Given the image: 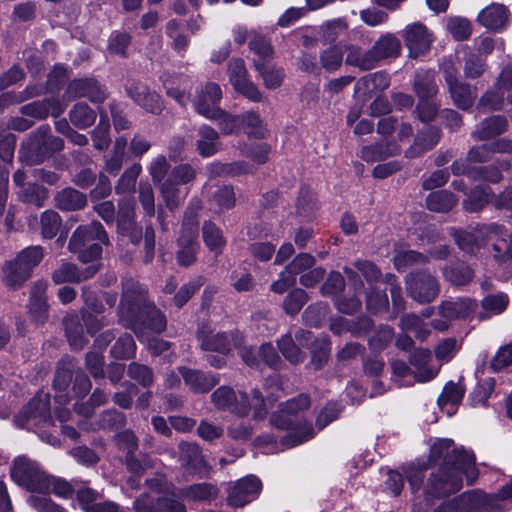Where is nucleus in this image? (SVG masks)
I'll return each mask as SVG.
<instances>
[{"label":"nucleus","instance_id":"53","mask_svg":"<svg viewBox=\"0 0 512 512\" xmlns=\"http://www.w3.org/2000/svg\"><path fill=\"white\" fill-rule=\"evenodd\" d=\"M343 62V51L341 47L332 45L320 53V67L327 72L337 71Z\"/></svg>","mask_w":512,"mask_h":512},{"label":"nucleus","instance_id":"55","mask_svg":"<svg viewBox=\"0 0 512 512\" xmlns=\"http://www.w3.org/2000/svg\"><path fill=\"white\" fill-rule=\"evenodd\" d=\"M64 324L70 346L73 349L83 348L87 340L83 334L82 326L77 322V318L69 316L65 319Z\"/></svg>","mask_w":512,"mask_h":512},{"label":"nucleus","instance_id":"8","mask_svg":"<svg viewBox=\"0 0 512 512\" xmlns=\"http://www.w3.org/2000/svg\"><path fill=\"white\" fill-rule=\"evenodd\" d=\"M11 478L31 492L48 493L49 483L46 475L34 461L25 456L16 458L10 471Z\"/></svg>","mask_w":512,"mask_h":512},{"label":"nucleus","instance_id":"62","mask_svg":"<svg viewBox=\"0 0 512 512\" xmlns=\"http://www.w3.org/2000/svg\"><path fill=\"white\" fill-rule=\"evenodd\" d=\"M117 226L121 233L128 234L134 226V207L131 201H121L117 215Z\"/></svg>","mask_w":512,"mask_h":512},{"label":"nucleus","instance_id":"60","mask_svg":"<svg viewBox=\"0 0 512 512\" xmlns=\"http://www.w3.org/2000/svg\"><path fill=\"white\" fill-rule=\"evenodd\" d=\"M278 348L289 362L298 364L304 361L305 355L294 343L290 335H284L278 340Z\"/></svg>","mask_w":512,"mask_h":512},{"label":"nucleus","instance_id":"4","mask_svg":"<svg viewBox=\"0 0 512 512\" xmlns=\"http://www.w3.org/2000/svg\"><path fill=\"white\" fill-rule=\"evenodd\" d=\"M17 427L38 433L48 445L58 444L57 438L51 434L53 428L50 416V397L46 393H38L15 416Z\"/></svg>","mask_w":512,"mask_h":512},{"label":"nucleus","instance_id":"43","mask_svg":"<svg viewBox=\"0 0 512 512\" xmlns=\"http://www.w3.org/2000/svg\"><path fill=\"white\" fill-rule=\"evenodd\" d=\"M499 228L501 233L492 234V239H488V242L493 241V256L501 263L512 260V234L500 224Z\"/></svg>","mask_w":512,"mask_h":512},{"label":"nucleus","instance_id":"42","mask_svg":"<svg viewBox=\"0 0 512 512\" xmlns=\"http://www.w3.org/2000/svg\"><path fill=\"white\" fill-rule=\"evenodd\" d=\"M463 73L467 79L480 78L487 69L486 59L468 46L463 49Z\"/></svg>","mask_w":512,"mask_h":512},{"label":"nucleus","instance_id":"21","mask_svg":"<svg viewBox=\"0 0 512 512\" xmlns=\"http://www.w3.org/2000/svg\"><path fill=\"white\" fill-rule=\"evenodd\" d=\"M126 91L129 97L147 112L158 114L163 109V103L160 96L151 92L148 87L141 83H130Z\"/></svg>","mask_w":512,"mask_h":512},{"label":"nucleus","instance_id":"61","mask_svg":"<svg viewBox=\"0 0 512 512\" xmlns=\"http://www.w3.org/2000/svg\"><path fill=\"white\" fill-rule=\"evenodd\" d=\"M481 304L485 312H488L492 315H499L507 309L509 304V297L504 292L491 294L484 297Z\"/></svg>","mask_w":512,"mask_h":512},{"label":"nucleus","instance_id":"57","mask_svg":"<svg viewBox=\"0 0 512 512\" xmlns=\"http://www.w3.org/2000/svg\"><path fill=\"white\" fill-rule=\"evenodd\" d=\"M142 171V166L138 163L129 167L120 177L116 186L118 194H131L135 190L136 180Z\"/></svg>","mask_w":512,"mask_h":512},{"label":"nucleus","instance_id":"3","mask_svg":"<svg viewBox=\"0 0 512 512\" xmlns=\"http://www.w3.org/2000/svg\"><path fill=\"white\" fill-rule=\"evenodd\" d=\"M310 404V397L307 394H299L287 400L279 411L271 415L270 422L273 426L288 430L285 436L287 444L298 446L314 437L312 424L298 417V413L307 409Z\"/></svg>","mask_w":512,"mask_h":512},{"label":"nucleus","instance_id":"54","mask_svg":"<svg viewBox=\"0 0 512 512\" xmlns=\"http://www.w3.org/2000/svg\"><path fill=\"white\" fill-rule=\"evenodd\" d=\"M411 240L416 245L434 244L442 240L441 233L432 225H425L409 230Z\"/></svg>","mask_w":512,"mask_h":512},{"label":"nucleus","instance_id":"24","mask_svg":"<svg viewBox=\"0 0 512 512\" xmlns=\"http://www.w3.org/2000/svg\"><path fill=\"white\" fill-rule=\"evenodd\" d=\"M478 307L477 302L469 297L458 298L454 301H443L439 307V314L448 320L467 319L473 315Z\"/></svg>","mask_w":512,"mask_h":512},{"label":"nucleus","instance_id":"13","mask_svg":"<svg viewBox=\"0 0 512 512\" xmlns=\"http://www.w3.org/2000/svg\"><path fill=\"white\" fill-rule=\"evenodd\" d=\"M405 283L408 295L420 304L432 302L440 292L437 279L426 270L410 272Z\"/></svg>","mask_w":512,"mask_h":512},{"label":"nucleus","instance_id":"40","mask_svg":"<svg viewBox=\"0 0 512 512\" xmlns=\"http://www.w3.org/2000/svg\"><path fill=\"white\" fill-rule=\"evenodd\" d=\"M376 62L390 57H397L401 51L400 41L390 33L382 35L371 47Z\"/></svg>","mask_w":512,"mask_h":512},{"label":"nucleus","instance_id":"48","mask_svg":"<svg viewBox=\"0 0 512 512\" xmlns=\"http://www.w3.org/2000/svg\"><path fill=\"white\" fill-rule=\"evenodd\" d=\"M318 209L314 191L306 185L301 186L296 201V211L299 216L309 218Z\"/></svg>","mask_w":512,"mask_h":512},{"label":"nucleus","instance_id":"14","mask_svg":"<svg viewBox=\"0 0 512 512\" xmlns=\"http://www.w3.org/2000/svg\"><path fill=\"white\" fill-rule=\"evenodd\" d=\"M512 89V64L501 70L493 89L486 91L479 99L477 108L481 111L501 110L508 91Z\"/></svg>","mask_w":512,"mask_h":512},{"label":"nucleus","instance_id":"41","mask_svg":"<svg viewBox=\"0 0 512 512\" xmlns=\"http://www.w3.org/2000/svg\"><path fill=\"white\" fill-rule=\"evenodd\" d=\"M413 89L418 98H433L438 93V85L433 70L416 72Z\"/></svg>","mask_w":512,"mask_h":512},{"label":"nucleus","instance_id":"34","mask_svg":"<svg viewBox=\"0 0 512 512\" xmlns=\"http://www.w3.org/2000/svg\"><path fill=\"white\" fill-rule=\"evenodd\" d=\"M432 358L429 349H414L409 357L410 365L414 368V378L418 382H427L434 378V371L428 367Z\"/></svg>","mask_w":512,"mask_h":512},{"label":"nucleus","instance_id":"59","mask_svg":"<svg viewBox=\"0 0 512 512\" xmlns=\"http://www.w3.org/2000/svg\"><path fill=\"white\" fill-rule=\"evenodd\" d=\"M328 313V304L317 302L309 305L302 314L304 323L311 327H319Z\"/></svg>","mask_w":512,"mask_h":512},{"label":"nucleus","instance_id":"18","mask_svg":"<svg viewBox=\"0 0 512 512\" xmlns=\"http://www.w3.org/2000/svg\"><path fill=\"white\" fill-rule=\"evenodd\" d=\"M403 38L411 57H418L425 54L433 42L432 33L420 23L407 25L403 31Z\"/></svg>","mask_w":512,"mask_h":512},{"label":"nucleus","instance_id":"38","mask_svg":"<svg viewBox=\"0 0 512 512\" xmlns=\"http://www.w3.org/2000/svg\"><path fill=\"white\" fill-rule=\"evenodd\" d=\"M458 203V197L448 190H437L426 197V207L436 213H448Z\"/></svg>","mask_w":512,"mask_h":512},{"label":"nucleus","instance_id":"15","mask_svg":"<svg viewBox=\"0 0 512 512\" xmlns=\"http://www.w3.org/2000/svg\"><path fill=\"white\" fill-rule=\"evenodd\" d=\"M491 501L486 493L472 490L441 503L434 512H482L491 508Z\"/></svg>","mask_w":512,"mask_h":512},{"label":"nucleus","instance_id":"37","mask_svg":"<svg viewBox=\"0 0 512 512\" xmlns=\"http://www.w3.org/2000/svg\"><path fill=\"white\" fill-rule=\"evenodd\" d=\"M463 396L464 389L454 382H449L444 386L437 402L442 411L448 416H452L455 414Z\"/></svg>","mask_w":512,"mask_h":512},{"label":"nucleus","instance_id":"56","mask_svg":"<svg viewBox=\"0 0 512 512\" xmlns=\"http://www.w3.org/2000/svg\"><path fill=\"white\" fill-rule=\"evenodd\" d=\"M366 307L373 314L387 311L389 307L387 294L371 286L366 292Z\"/></svg>","mask_w":512,"mask_h":512},{"label":"nucleus","instance_id":"45","mask_svg":"<svg viewBox=\"0 0 512 512\" xmlns=\"http://www.w3.org/2000/svg\"><path fill=\"white\" fill-rule=\"evenodd\" d=\"M346 64L365 71L373 69L377 62L371 49L363 50L358 46L351 45L348 47Z\"/></svg>","mask_w":512,"mask_h":512},{"label":"nucleus","instance_id":"11","mask_svg":"<svg viewBox=\"0 0 512 512\" xmlns=\"http://www.w3.org/2000/svg\"><path fill=\"white\" fill-rule=\"evenodd\" d=\"M198 229L199 222L196 214L193 211H187L178 238L177 260L181 266H190L196 259Z\"/></svg>","mask_w":512,"mask_h":512},{"label":"nucleus","instance_id":"51","mask_svg":"<svg viewBox=\"0 0 512 512\" xmlns=\"http://www.w3.org/2000/svg\"><path fill=\"white\" fill-rule=\"evenodd\" d=\"M203 240L207 248L216 255L222 252L226 243L221 230L210 222L203 225Z\"/></svg>","mask_w":512,"mask_h":512},{"label":"nucleus","instance_id":"58","mask_svg":"<svg viewBox=\"0 0 512 512\" xmlns=\"http://www.w3.org/2000/svg\"><path fill=\"white\" fill-rule=\"evenodd\" d=\"M308 301V294L301 288L288 293L283 301V309L288 315H296Z\"/></svg>","mask_w":512,"mask_h":512},{"label":"nucleus","instance_id":"20","mask_svg":"<svg viewBox=\"0 0 512 512\" xmlns=\"http://www.w3.org/2000/svg\"><path fill=\"white\" fill-rule=\"evenodd\" d=\"M66 96L69 100L86 97L93 103H102L107 98V92L95 79L84 78L71 81Z\"/></svg>","mask_w":512,"mask_h":512},{"label":"nucleus","instance_id":"33","mask_svg":"<svg viewBox=\"0 0 512 512\" xmlns=\"http://www.w3.org/2000/svg\"><path fill=\"white\" fill-rule=\"evenodd\" d=\"M229 75L230 82L238 92L251 100L256 98V90L247 79L244 62L241 59H235L230 62Z\"/></svg>","mask_w":512,"mask_h":512},{"label":"nucleus","instance_id":"46","mask_svg":"<svg viewBox=\"0 0 512 512\" xmlns=\"http://www.w3.org/2000/svg\"><path fill=\"white\" fill-rule=\"evenodd\" d=\"M443 275L451 284L463 286L472 281L474 272L471 267L465 263H454L444 267Z\"/></svg>","mask_w":512,"mask_h":512},{"label":"nucleus","instance_id":"64","mask_svg":"<svg viewBox=\"0 0 512 512\" xmlns=\"http://www.w3.org/2000/svg\"><path fill=\"white\" fill-rule=\"evenodd\" d=\"M388 86V77L383 73L377 72L360 78L355 84V92H366L371 88H380L384 90Z\"/></svg>","mask_w":512,"mask_h":512},{"label":"nucleus","instance_id":"29","mask_svg":"<svg viewBox=\"0 0 512 512\" xmlns=\"http://www.w3.org/2000/svg\"><path fill=\"white\" fill-rule=\"evenodd\" d=\"M496 197L491 187L477 185L469 191L462 205L465 211L475 213L483 210L487 204H493Z\"/></svg>","mask_w":512,"mask_h":512},{"label":"nucleus","instance_id":"47","mask_svg":"<svg viewBox=\"0 0 512 512\" xmlns=\"http://www.w3.org/2000/svg\"><path fill=\"white\" fill-rule=\"evenodd\" d=\"M180 374L182 375L184 382L195 392H207L216 384L213 377L207 376L198 371L181 368Z\"/></svg>","mask_w":512,"mask_h":512},{"label":"nucleus","instance_id":"17","mask_svg":"<svg viewBox=\"0 0 512 512\" xmlns=\"http://www.w3.org/2000/svg\"><path fill=\"white\" fill-rule=\"evenodd\" d=\"M195 175V170L190 165L181 164L176 166L170 176L161 183L160 191L169 209H174L180 202L181 193L178 185L190 182Z\"/></svg>","mask_w":512,"mask_h":512},{"label":"nucleus","instance_id":"31","mask_svg":"<svg viewBox=\"0 0 512 512\" xmlns=\"http://www.w3.org/2000/svg\"><path fill=\"white\" fill-rule=\"evenodd\" d=\"M48 284L45 280H37L31 287L29 312L36 322H44L47 313L46 290Z\"/></svg>","mask_w":512,"mask_h":512},{"label":"nucleus","instance_id":"52","mask_svg":"<svg viewBox=\"0 0 512 512\" xmlns=\"http://www.w3.org/2000/svg\"><path fill=\"white\" fill-rule=\"evenodd\" d=\"M70 120L76 127L84 129L95 122L96 113L86 103H77L70 111Z\"/></svg>","mask_w":512,"mask_h":512},{"label":"nucleus","instance_id":"63","mask_svg":"<svg viewBox=\"0 0 512 512\" xmlns=\"http://www.w3.org/2000/svg\"><path fill=\"white\" fill-rule=\"evenodd\" d=\"M343 406L337 401H329L319 412L316 418V427L318 430L324 429L330 423L335 421L341 414Z\"/></svg>","mask_w":512,"mask_h":512},{"label":"nucleus","instance_id":"12","mask_svg":"<svg viewBox=\"0 0 512 512\" xmlns=\"http://www.w3.org/2000/svg\"><path fill=\"white\" fill-rule=\"evenodd\" d=\"M255 397V389L250 393L243 390L235 392L229 387L222 386L215 390L211 396L214 405L223 410H229L239 418L249 415L251 410L250 398Z\"/></svg>","mask_w":512,"mask_h":512},{"label":"nucleus","instance_id":"10","mask_svg":"<svg viewBox=\"0 0 512 512\" xmlns=\"http://www.w3.org/2000/svg\"><path fill=\"white\" fill-rule=\"evenodd\" d=\"M510 161L507 159L497 160L490 165H470L463 160H455L451 166V173L455 176L465 175L472 181H485L498 184L502 181V171L507 170Z\"/></svg>","mask_w":512,"mask_h":512},{"label":"nucleus","instance_id":"44","mask_svg":"<svg viewBox=\"0 0 512 512\" xmlns=\"http://www.w3.org/2000/svg\"><path fill=\"white\" fill-rule=\"evenodd\" d=\"M125 465L130 473L139 476L153 468L154 460L143 450H127Z\"/></svg>","mask_w":512,"mask_h":512},{"label":"nucleus","instance_id":"7","mask_svg":"<svg viewBox=\"0 0 512 512\" xmlns=\"http://www.w3.org/2000/svg\"><path fill=\"white\" fill-rule=\"evenodd\" d=\"M107 242L108 238L103 226L98 222H92L76 229L68 247L71 252L78 254L81 262L88 263L101 255V245Z\"/></svg>","mask_w":512,"mask_h":512},{"label":"nucleus","instance_id":"9","mask_svg":"<svg viewBox=\"0 0 512 512\" xmlns=\"http://www.w3.org/2000/svg\"><path fill=\"white\" fill-rule=\"evenodd\" d=\"M497 233H501L497 223L477 224L472 231L450 228V235L459 249L473 255L488 244V239H492V234Z\"/></svg>","mask_w":512,"mask_h":512},{"label":"nucleus","instance_id":"50","mask_svg":"<svg viewBox=\"0 0 512 512\" xmlns=\"http://www.w3.org/2000/svg\"><path fill=\"white\" fill-rule=\"evenodd\" d=\"M56 201L63 210H76L85 206L86 197L75 189L66 188L57 194Z\"/></svg>","mask_w":512,"mask_h":512},{"label":"nucleus","instance_id":"23","mask_svg":"<svg viewBox=\"0 0 512 512\" xmlns=\"http://www.w3.org/2000/svg\"><path fill=\"white\" fill-rule=\"evenodd\" d=\"M134 509L135 512H186L185 505L175 499L163 497L154 501L148 494L135 500Z\"/></svg>","mask_w":512,"mask_h":512},{"label":"nucleus","instance_id":"28","mask_svg":"<svg viewBox=\"0 0 512 512\" xmlns=\"http://www.w3.org/2000/svg\"><path fill=\"white\" fill-rule=\"evenodd\" d=\"M448 91L453 104L463 111H468L473 107L478 94L476 86L463 80L450 85Z\"/></svg>","mask_w":512,"mask_h":512},{"label":"nucleus","instance_id":"6","mask_svg":"<svg viewBox=\"0 0 512 512\" xmlns=\"http://www.w3.org/2000/svg\"><path fill=\"white\" fill-rule=\"evenodd\" d=\"M43 257L44 252L40 246L23 249L14 259L6 261L2 266V282L10 289L21 287L31 277L33 269Z\"/></svg>","mask_w":512,"mask_h":512},{"label":"nucleus","instance_id":"36","mask_svg":"<svg viewBox=\"0 0 512 512\" xmlns=\"http://www.w3.org/2000/svg\"><path fill=\"white\" fill-rule=\"evenodd\" d=\"M198 153L203 157H210L220 149L219 134L210 126L202 125L198 129L196 140Z\"/></svg>","mask_w":512,"mask_h":512},{"label":"nucleus","instance_id":"19","mask_svg":"<svg viewBox=\"0 0 512 512\" xmlns=\"http://www.w3.org/2000/svg\"><path fill=\"white\" fill-rule=\"evenodd\" d=\"M343 271L349 283L353 285L355 293L364 288L363 281L360 279L358 273H360L371 286L378 282L382 276L380 268L370 260H356L352 267L346 266L343 268Z\"/></svg>","mask_w":512,"mask_h":512},{"label":"nucleus","instance_id":"5","mask_svg":"<svg viewBox=\"0 0 512 512\" xmlns=\"http://www.w3.org/2000/svg\"><path fill=\"white\" fill-rule=\"evenodd\" d=\"M144 300L143 291L134 282L127 283L120 302L119 318L120 321L129 327H132L138 339L141 342H147L148 349L153 355H164L169 350V343L156 337H146L144 332H140L136 327V317L140 310V305Z\"/></svg>","mask_w":512,"mask_h":512},{"label":"nucleus","instance_id":"22","mask_svg":"<svg viewBox=\"0 0 512 512\" xmlns=\"http://www.w3.org/2000/svg\"><path fill=\"white\" fill-rule=\"evenodd\" d=\"M256 493V479L254 476H247L227 489V504L238 508L243 507L253 500Z\"/></svg>","mask_w":512,"mask_h":512},{"label":"nucleus","instance_id":"39","mask_svg":"<svg viewBox=\"0 0 512 512\" xmlns=\"http://www.w3.org/2000/svg\"><path fill=\"white\" fill-rule=\"evenodd\" d=\"M182 496L188 501L211 502L219 495V489L207 482L192 484L181 490Z\"/></svg>","mask_w":512,"mask_h":512},{"label":"nucleus","instance_id":"25","mask_svg":"<svg viewBox=\"0 0 512 512\" xmlns=\"http://www.w3.org/2000/svg\"><path fill=\"white\" fill-rule=\"evenodd\" d=\"M130 282H133V280L127 281L124 284V286H126V284L130 283ZM134 283H136L138 285L139 289L141 291H143V294H144V300L140 305V310L137 313V317H136V327L138 328V330L140 332H142L140 330L139 324H140V322H143V324H145V326H147V328H149L151 331H153L155 333H161L166 327L165 317L155 307L145 305L146 291L139 285L138 282L134 281ZM124 288L125 287H123V289Z\"/></svg>","mask_w":512,"mask_h":512},{"label":"nucleus","instance_id":"1","mask_svg":"<svg viewBox=\"0 0 512 512\" xmlns=\"http://www.w3.org/2000/svg\"><path fill=\"white\" fill-rule=\"evenodd\" d=\"M444 463L439 472L429 480L428 493L437 497L446 496L462 488V475L468 484L478 477L475 457L471 450H446Z\"/></svg>","mask_w":512,"mask_h":512},{"label":"nucleus","instance_id":"35","mask_svg":"<svg viewBox=\"0 0 512 512\" xmlns=\"http://www.w3.org/2000/svg\"><path fill=\"white\" fill-rule=\"evenodd\" d=\"M401 151L397 143L377 142L375 144L364 146L361 149L360 157L366 162H377L385 160L388 157L395 156Z\"/></svg>","mask_w":512,"mask_h":512},{"label":"nucleus","instance_id":"32","mask_svg":"<svg viewBox=\"0 0 512 512\" xmlns=\"http://www.w3.org/2000/svg\"><path fill=\"white\" fill-rule=\"evenodd\" d=\"M508 17L509 13L504 5L492 4L479 13L477 20L484 27L499 31L506 26Z\"/></svg>","mask_w":512,"mask_h":512},{"label":"nucleus","instance_id":"26","mask_svg":"<svg viewBox=\"0 0 512 512\" xmlns=\"http://www.w3.org/2000/svg\"><path fill=\"white\" fill-rule=\"evenodd\" d=\"M98 269L99 267L93 264L84 272H80L75 264L63 262L52 272L51 278L55 284L81 282L94 276Z\"/></svg>","mask_w":512,"mask_h":512},{"label":"nucleus","instance_id":"30","mask_svg":"<svg viewBox=\"0 0 512 512\" xmlns=\"http://www.w3.org/2000/svg\"><path fill=\"white\" fill-rule=\"evenodd\" d=\"M439 140L440 130L435 127H428L416 135L413 145L405 151V156L408 158L418 157L435 147Z\"/></svg>","mask_w":512,"mask_h":512},{"label":"nucleus","instance_id":"27","mask_svg":"<svg viewBox=\"0 0 512 512\" xmlns=\"http://www.w3.org/2000/svg\"><path fill=\"white\" fill-rule=\"evenodd\" d=\"M507 129V118L502 115H494L481 121L471 136L474 140L486 141L503 134Z\"/></svg>","mask_w":512,"mask_h":512},{"label":"nucleus","instance_id":"2","mask_svg":"<svg viewBox=\"0 0 512 512\" xmlns=\"http://www.w3.org/2000/svg\"><path fill=\"white\" fill-rule=\"evenodd\" d=\"M206 93L210 95V103H206L205 95L202 93L195 103V110L198 114L207 119L218 120L219 128L223 134L243 131L250 138L254 137L256 115L253 112L237 117L223 112L219 108L222 92L219 85L215 83H208Z\"/></svg>","mask_w":512,"mask_h":512},{"label":"nucleus","instance_id":"49","mask_svg":"<svg viewBox=\"0 0 512 512\" xmlns=\"http://www.w3.org/2000/svg\"><path fill=\"white\" fill-rule=\"evenodd\" d=\"M393 262L397 271L402 272L409 267L428 263L429 257L414 250H403L396 252Z\"/></svg>","mask_w":512,"mask_h":512},{"label":"nucleus","instance_id":"16","mask_svg":"<svg viewBox=\"0 0 512 512\" xmlns=\"http://www.w3.org/2000/svg\"><path fill=\"white\" fill-rule=\"evenodd\" d=\"M200 346L207 352H215L220 356L209 355L207 360L211 366L221 368L225 364L224 356L231 349L230 336L225 333L213 334L208 327H202L197 335Z\"/></svg>","mask_w":512,"mask_h":512}]
</instances>
